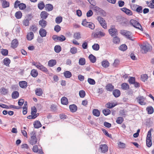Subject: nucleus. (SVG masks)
Segmentation results:
<instances>
[{
    "instance_id": "338daca9",
    "label": "nucleus",
    "mask_w": 154,
    "mask_h": 154,
    "mask_svg": "<svg viewBox=\"0 0 154 154\" xmlns=\"http://www.w3.org/2000/svg\"><path fill=\"white\" fill-rule=\"evenodd\" d=\"M61 30V27L58 25H56L54 28V30L57 32H59Z\"/></svg>"
},
{
    "instance_id": "f257e3e1",
    "label": "nucleus",
    "mask_w": 154,
    "mask_h": 154,
    "mask_svg": "<svg viewBox=\"0 0 154 154\" xmlns=\"http://www.w3.org/2000/svg\"><path fill=\"white\" fill-rule=\"evenodd\" d=\"M31 135L29 143L30 144L33 145L35 144L37 142V139L36 137V132L33 131L30 133Z\"/></svg>"
},
{
    "instance_id": "49530a36",
    "label": "nucleus",
    "mask_w": 154,
    "mask_h": 154,
    "mask_svg": "<svg viewBox=\"0 0 154 154\" xmlns=\"http://www.w3.org/2000/svg\"><path fill=\"white\" fill-rule=\"evenodd\" d=\"M102 65L104 67H107L109 66V63L107 60H104L102 61Z\"/></svg>"
},
{
    "instance_id": "473e14b6",
    "label": "nucleus",
    "mask_w": 154,
    "mask_h": 154,
    "mask_svg": "<svg viewBox=\"0 0 154 154\" xmlns=\"http://www.w3.org/2000/svg\"><path fill=\"white\" fill-rule=\"evenodd\" d=\"M31 75L33 77L35 78L37 76L38 72L36 70L33 69L31 71Z\"/></svg>"
},
{
    "instance_id": "69168bd1",
    "label": "nucleus",
    "mask_w": 154,
    "mask_h": 154,
    "mask_svg": "<svg viewBox=\"0 0 154 154\" xmlns=\"http://www.w3.org/2000/svg\"><path fill=\"white\" fill-rule=\"evenodd\" d=\"M37 109L36 107L34 106L31 108V114L32 115H33L34 113L35 114L37 112Z\"/></svg>"
},
{
    "instance_id": "72a5a7b5",
    "label": "nucleus",
    "mask_w": 154,
    "mask_h": 154,
    "mask_svg": "<svg viewBox=\"0 0 154 154\" xmlns=\"http://www.w3.org/2000/svg\"><path fill=\"white\" fill-rule=\"evenodd\" d=\"M35 94L38 96H41L43 93L42 90L41 88H37L35 91Z\"/></svg>"
},
{
    "instance_id": "13d9d810",
    "label": "nucleus",
    "mask_w": 154,
    "mask_h": 154,
    "mask_svg": "<svg viewBox=\"0 0 154 154\" xmlns=\"http://www.w3.org/2000/svg\"><path fill=\"white\" fill-rule=\"evenodd\" d=\"M1 52L2 54L4 56H6L8 54V51L7 49H3L2 50Z\"/></svg>"
},
{
    "instance_id": "864d4df0",
    "label": "nucleus",
    "mask_w": 154,
    "mask_h": 154,
    "mask_svg": "<svg viewBox=\"0 0 154 154\" xmlns=\"http://www.w3.org/2000/svg\"><path fill=\"white\" fill-rule=\"evenodd\" d=\"M8 90L4 88H1V94L3 95H6L8 93Z\"/></svg>"
},
{
    "instance_id": "4468645a",
    "label": "nucleus",
    "mask_w": 154,
    "mask_h": 154,
    "mask_svg": "<svg viewBox=\"0 0 154 154\" xmlns=\"http://www.w3.org/2000/svg\"><path fill=\"white\" fill-rule=\"evenodd\" d=\"M112 94L115 97H118L120 95L121 92L119 90L116 89L113 91Z\"/></svg>"
},
{
    "instance_id": "ddd939ff",
    "label": "nucleus",
    "mask_w": 154,
    "mask_h": 154,
    "mask_svg": "<svg viewBox=\"0 0 154 154\" xmlns=\"http://www.w3.org/2000/svg\"><path fill=\"white\" fill-rule=\"evenodd\" d=\"M18 44V42L17 40L16 39L13 40L11 42V47L15 48L17 47Z\"/></svg>"
},
{
    "instance_id": "aec40b11",
    "label": "nucleus",
    "mask_w": 154,
    "mask_h": 154,
    "mask_svg": "<svg viewBox=\"0 0 154 154\" xmlns=\"http://www.w3.org/2000/svg\"><path fill=\"white\" fill-rule=\"evenodd\" d=\"M33 125L34 128H38L42 126L40 122L37 120L34 122Z\"/></svg>"
},
{
    "instance_id": "20e7f679",
    "label": "nucleus",
    "mask_w": 154,
    "mask_h": 154,
    "mask_svg": "<svg viewBox=\"0 0 154 154\" xmlns=\"http://www.w3.org/2000/svg\"><path fill=\"white\" fill-rule=\"evenodd\" d=\"M19 7L20 9L23 10L26 7V5L23 3H20V2L18 0L15 1L14 7L15 8H17L18 7Z\"/></svg>"
},
{
    "instance_id": "dca6fc26",
    "label": "nucleus",
    "mask_w": 154,
    "mask_h": 154,
    "mask_svg": "<svg viewBox=\"0 0 154 154\" xmlns=\"http://www.w3.org/2000/svg\"><path fill=\"white\" fill-rule=\"evenodd\" d=\"M39 34L42 37H44L46 36L47 32L45 29L42 28L39 31Z\"/></svg>"
},
{
    "instance_id": "cd10ccee",
    "label": "nucleus",
    "mask_w": 154,
    "mask_h": 154,
    "mask_svg": "<svg viewBox=\"0 0 154 154\" xmlns=\"http://www.w3.org/2000/svg\"><path fill=\"white\" fill-rule=\"evenodd\" d=\"M61 103L63 105H67L68 103L67 98L65 97H63L61 99Z\"/></svg>"
},
{
    "instance_id": "e433bc0d",
    "label": "nucleus",
    "mask_w": 154,
    "mask_h": 154,
    "mask_svg": "<svg viewBox=\"0 0 154 154\" xmlns=\"http://www.w3.org/2000/svg\"><path fill=\"white\" fill-rule=\"evenodd\" d=\"M3 62L4 65L8 66L11 62V60L8 58H6L4 59Z\"/></svg>"
},
{
    "instance_id": "6e6552de",
    "label": "nucleus",
    "mask_w": 154,
    "mask_h": 154,
    "mask_svg": "<svg viewBox=\"0 0 154 154\" xmlns=\"http://www.w3.org/2000/svg\"><path fill=\"white\" fill-rule=\"evenodd\" d=\"M100 149L102 153H105L108 151V148L106 145H101L100 146Z\"/></svg>"
},
{
    "instance_id": "f3484780",
    "label": "nucleus",
    "mask_w": 154,
    "mask_h": 154,
    "mask_svg": "<svg viewBox=\"0 0 154 154\" xmlns=\"http://www.w3.org/2000/svg\"><path fill=\"white\" fill-rule=\"evenodd\" d=\"M106 89L108 91H112L114 89V87L111 84L109 83L106 86Z\"/></svg>"
},
{
    "instance_id": "1a4fd4ad",
    "label": "nucleus",
    "mask_w": 154,
    "mask_h": 154,
    "mask_svg": "<svg viewBox=\"0 0 154 154\" xmlns=\"http://www.w3.org/2000/svg\"><path fill=\"white\" fill-rule=\"evenodd\" d=\"M105 35V34L101 31L96 32L94 35V38H100L103 36H104Z\"/></svg>"
},
{
    "instance_id": "4c0bfd02",
    "label": "nucleus",
    "mask_w": 154,
    "mask_h": 154,
    "mask_svg": "<svg viewBox=\"0 0 154 154\" xmlns=\"http://www.w3.org/2000/svg\"><path fill=\"white\" fill-rule=\"evenodd\" d=\"M54 50L56 53H59L61 51V48L60 46L57 45L55 46Z\"/></svg>"
},
{
    "instance_id": "de8ad7c7",
    "label": "nucleus",
    "mask_w": 154,
    "mask_h": 154,
    "mask_svg": "<svg viewBox=\"0 0 154 154\" xmlns=\"http://www.w3.org/2000/svg\"><path fill=\"white\" fill-rule=\"evenodd\" d=\"M85 63V59L84 58H80L79 60V64L81 65H84Z\"/></svg>"
},
{
    "instance_id": "423d86ee",
    "label": "nucleus",
    "mask_w": 154,
    "mask_h": 154,
    "mask_svg": "<svg viewBox=\"0 0 154 154\" xmlns=\"http://www.w3.org/2000/svg\"><path fill=\"white\" fill-rule=\"evenodd\" d=\"M137 102L140 105H145L146 103L145 102V98L143 96H139L136 98Z\"/></svg>"
},
{
    "instance_id": "f03ea898",
    "label": "nucleus",
    "mask_w": 154,
    "mask_h": 154,
    "mask_svg": "<svg viewBox=\"0 0 154 154\" xmlns=\"http://www.w3.org/2000/svg\"><path fill=\"white\" fill-rule=\"evenodd\" d=\"M130 23L135 28L138 29L141 31H143V29L140 24L137 21L134 19H131L130 21Z\"/></svg>"
},
{
    "instance_id": "a211bd4d",
    "label": "nucleus",
    "mask_w": 154,
    "mask_h": 154,
    "mask_svg": "<svg viewBox=\"0 0 154 154\" xmlns=\"http://www.w3.org/2000/svg\"><path fill=\"white\" fill-rule=\"evenodd\" d=\"M19 85L20 87L23 88H25L27 85V83L25 81H22L19 82Z\"/></svg>"
},
{
    "instance_id": "4be33fe9",
    "label": "nucleus",
    "mask_w": 154,
    "mask_h": 154,
    "mask_svg": "<svg viewBox=\"0 0 154 154\" xmlns=\"http://www.w3.org/2000/svg\"><path fill=\"white\" fill-rule=\"evenodd\" d=\"M2 3V7L3 8L8 7L9 6V3L5 0H1Z\"/></svg>"
},
{
    "instance_id": "603ef678",
    "label": "nucleus",
    "mask_w": 154,
    "mask_h": 154,
    "mask_svg": "<svg viewBox=\"0 0 154 154\" xmlns=\"http://www.w3.org/2000/svg\"><path fill=\"white\" fill-rule=\"evenodd\" d=\"M102 130L103 131V132L105 134V135L109 137L110 138H112L111 135V134H109V133H108L107 131L106 130H105V129L102 128Z\"/></svg>"
},
{
    "instance_id": "4d7b16f0",
    "label": "nucleus",
    "mask_w": 154,
    "mask_h": 154,
    "mask_svg": "<svg viewBox=\"0 0 154 154\" xmlns=\"http://www.w3.org/2000/svg\"><path fill=\"white\" fill-rule=\"evenodd\" d=\"M30 20V19H26L24 20L23 22V25L26 26H28L29 23V21Z\"/></svg>"
},
{
    "instance_id": "bf43d9fd",
    "label": "nucleus",
    "mask_w": 154,
    "mask_h": 154,
    "mask_svg": "<svg viewBox=\"0 0 154 154\" xmlns=\"http://www.w3.org/2000/svg\"><path fill=\"white\" fill-rule=\"evenodd\" d=\"M30 29L33 32H35L37 31L38 29V28L36 26L34 25H32V26H30Z\"/></svg>"
},
{
    "instance_id": "e2e57ef3",
    "label": "nucleus",
    "mask_w": 154,
    "mask_h": 154,
    "mask_svg": "<svg viewBox=\"0 0 154 154\" xmlns=\"http://www.w3.org/2000/svg\"><path fill=\"white\" fill-rule=\"evenodd\" d=\"M77 50L76 47H73L71 48L70 50V52L72 54H75L77 52Z\"/></svg>"
},
{
    "instance_id": "8fccbe9b",
    "label": "nucleus",
    "mask_w": 154,
    "mask_h": 154,
    "mask_svg": "<svg viewBox=\"0 0 154 154\" xmlns=\"http://www.w3.org/2000/svg\"><path fill=\"white\" fill-rule=\"evenodd\" d=\"M62 21V17L61 16L57 17L55 19L56 23L57 24H59Z\"/></svg>"
},
{
    "instance_id": "412c9836",
    "label": "nucleus",
    "mask_w": 154,
    "mask_h": 154,
    "mask_svg": "<svg viewBox=\"0 0 154 154\" xmlns=\"http://www.w3.org/2000/svg\"><path fill=\"white\" fill-rule=\"evenodd\" d=\"M34 37V35L33 33L32 32H30L27 34L26 38L28 40L31 41L33 39Z\"/></svg>"
},
{
    "instance_id": "5fc2aeb1",
    "label": "nucleus",
    "mask_w": 154,
    "mask_h": 154,
    "mask_svg": "<svg viewBox=\"0 0 154 154\" xmlns=\"http://www.w3.org/2000/svg\"><path fill=\"white\" fill-rule=\"evenodd\" d=\"M93 49L95 51H98L100 48L99 45L97 44H95L92 46Z\"/></svg>"
},
{
    "instance_id": "680f3d73",
    "label": "nucleus",
    "mask_w": 154,
    "mask_h": 154,
    "mask_svg": "<svg viewBox=\"0 0 154 154\" xmlns=\"http://www.w3.org/2000/svg\"><path fill=\"white\" fill-rule=\"evenodd\" d=\"M141 77L142 80L144 82L147 80L148 78V76L146 74L142 75Z\"/></svg>"
},
{
    "instance_id": "f8f14e48",
    "label": "nucleus",
    "mask_w": 154,
    "mask_h": 154,
    "mask_svg": "<svg viewBox=\"0 0 154 154\" xmlns=\"http://www.w3.org/2000/svg\"><path fill=\"white\" fill-rule=\"evenodd\" d=\"M49 14L46 11H42L40 14V17L42 19L45 20L48 17Z\"/></svg>"
},
{
    "instance_id": "0e129e2a",
    "label": "nucleus",
    "mask_w": 154,
    "mask_h": 154,
    "mask_svg": "<svg viewBox=\"0 0 154 154\" xmlns=\"http://www.w3.org/2000/svg\"><path fill=\"white\" fill-rule=\"evenodd\" d=\"M88 82L90 85H94L95 84L94 80L91 78H88Z\"/></svg>"
},
{
    "instance_id": "6e6d98bb",
    "label": "nucleus",
    "mask_w": 154,
    "mask_h": 154,
    "mask_svg": "<svg viewBox=\"0 0 154 154\" xmlns=\"http://www.w3.org/2000/svg\"><path fill=\"white\" fill-rule=\"evenodd\" d=\"M89 23L90 22H88L86 20V19H84L82 20V24L84 26L87 27L88 25L89 24Z\"/></svg>"
},
{
    "instance_id": "a19ab883",
    "label": "nucleus",
    "mask_w": 154,
    "mask_h": 154,
    "mask_svg": "<svg viewBox=\"0 0 154 154\" xmlns=\"http://www.w3.org/2000/svg\"><path fill=\"white\" fill-rule=\"evenodd\" d=\"M22 13L20 11L17 12L15 14L16 17L18 19L20 18L22 16Z\"/></svg>"
},
{
    "instance_id": "c85d7f7f",
    "label": "nucleus",
    "mask_w": 154,
    "mask_h": 154,
    "mask_svg": "<svg viewBox=\"0 0 154 154\" xmlns=\"http://www.w3.org/2000/svg\"><path fill=\"white\" fill-rule=\"evenodd\" d=\"M126 33V34L125 35L126 37L127 38L129 39V40L132 41H134V39H132L131 38V32L127 31Z\"/></svg>"
},
{
    "instance_id": "c756f323",
    "label": "nucleus",
    "mask_w": 154,
    "mask_h": 154,
    "mask_svg": "<svg viewBox=\"0 0 154 154\" xmlns=\"http://www.w3.org/2000/svg\"><path fill=\"white\" fill-rule=\"evenodd\" d=\"M99 23L104 29H107L106 23L105 20L103 18V20H101V22H100Z\"/></svg>"
},
{
    "instance_id": "c03bdc74",
    "label": "nucleus",
    "mask_w": 154,
    "mask_h": 154,
    "mask_svg": "<svg viewBox=\"0 0 154 154\" xmlns=\"http://www.w3.org/2000/svg\"><path fill=\"white\" fill-rule=\"evenodd\" d=\"M103 112L104 115L106 116L110 114L111 111L109 109H104L103 110Z\"/></svg>"
},
{
    "instance_id": "09e8293b",
    "label": "nucleus",
    "mask_w": 154,
    "mask_h": 154,
    "mask_svg": "<svg viewBox=\"0 0 154 154\" xmlns=\"http://www.w3.org/2000/svg\"><path fill=\"white\" fill-rule=\"evenodd\" d=\"M137 7L136 10H134V11H136L138 13H142L143 11V7L139 5H137Z\"/></svg>"
},
{
    "instance_id": "6ab92c4d",
    "label": "nucleus",
    "mask_w": 154,
    "mask_h": 154,
    "mask_svg": "<svg viewBox=\"0 0 154 154\" xmlns=\"http://www.w3.org/2000/svg\"><path fill=\"white\" fill-rule=\"evenodd\" d=\"M53 8V5L50 4H47L45 6V10L48 11L52 10Z\"/></svg>"
},
{
    "instance_id": "b1692460",
    "label": "nucleus",
    "mask_w": 154,
    "mask_h": 154,
    "mask_svg": "<svg viewBox=\"0 0 154 154\" xmlns=\"http://www.w3.org/2000/svg\"><path fill=\"white\" fill-rule=\"evenodd\" d=\"M146 144L149 147L151 146L152 145L151 138H149V137L146 138Z\"/></svg>"
},
{
    "instance_id": "7c9ffc66",
    "label": "nucleus",
    "mask_w": 154,
    "mask_h": 154,
    "mask_svg": "<svg viewBox=\"0 0 154 154\" xmlns=\"http://www.w3.org/2000/svg\"><path fill=\"white\" fill-rule=\"evenodd\" d=\"M56 64V61L54 60H50L48 62V65L49 66L52 67Z\"/></svg>"
},
{
    "instance_id": "58836bf2",
    "label": "nucleus",
    "mask_w": 154,
    "mask_h": 154,
    "mask_svg": "<svg viewBox=\"0 0 154 154\" xmlns=\"http://www.w3.org/2000/svg\"><path fill=\"white\" fill-rule=\"evenodd\" d=\"M19 96V93L18 91H15L13 92L12 94V97L13 99H16Z\"/></svg>"
},
{
    "instance_id": "2eb2a0df",
    "label": "nucleus",
    "mask_w": 154,
    "mask_h": 154,
    "mask_svg": "<svg viewBox=\"0 0 154 154\" xmlns=\"http://www.w3.org/2000/svg\"><path fill=\"white\" fill-rule=\"evenodd\" d=\"M69 108L71 112H74L77 110L78 108L75 105L73 104L69 105Z\"/></svg>"
},
{
    "instance_id": "774afa93",
    "label": "nucleus",
    "mask_w": 154,
    "mask_h": 154,
    "mask_svg": "<svg viewBox=\"0 0 154 154\" xmlns=\"http://www.w3.org/2000/svg\"><path fill=\"white\" fill-rule=\"evenodd\" d=\"M118 145L120 148H124L126 147V144L120 142L118 144Z\"/></svg>"
},
{
    "instance_id": "c9c22d12",
    "label": "nucleus",
    "mask_w": 154,
    "mask_h": 154,
    "mask_svg": "<svg viewBox=\"0 0 154 154\" xmlns=\"http://www.w3.org/2000/svg\"><path fill=\"white\" fill-rule=\"evenodd\" d=\"M116 104L114 103H108L106 104V106L109 109L112 108L116 105Z\"/></svg>"
},
{
    "instance_id": "052dcab7",
    "label": "nucleus",
    "mask_w": 154,
    "mask_h": 154,
    "mask_svg": "<svg viewBox=\"0 0 154 154\" xmlns=\"http://www.w3.org/2000/svg\"><path fill=\"white\" fill-rule=\"evenodd\" d=\"M79 95L81 98L84 97L85 95V93L84 90H81L79 92Z\"/></svg>"
},
{
    "instance_id": "37998d69",
    "label": "nucleus",
    "mask_w": 154,
    "mask_h": 154,
    "mask_svg": "<svg viewBox=\"0 0 154 154\" xmlns=\"http://www.w3.org/2000/svg\"><path fill=\"white\" fill-rule=\"evenodd\" d=\"M38 8L40 10L43 9L45 7V5L43 2H41L38 5Z\"/></svg>"
},
{
    "instance_id": "39448f33",
    "label": "nucleus",
    "mask_w": 154,
    "mask_h": 154,
    "mask_svg": "<svg viewBox=\"0 0 154 154\" xmlns=\"http://www.w3.org/2000/svg\"><path fill=\"white\" fill-rule=\"evenodd\" d=\"M94 8V10L97 14H99L100 15L104 17L106 16V12L102 9L97 6H95Z\"/></svg>"
},
{
    "instance_id": "393cba45",
    "label": "nucleus",
    "mask_w": 154,
    "mask_h": 154,
    "mask_svg": "<svg viewBox=\"0 0 154 154\" xmlns=\"http://www.w3.org/2000/svg\"><path fill=\"white\" fill-rule=\"evenodd\" d=\"M146 110L147 111L148 114H152L154 112V109L152 106H150L147 107L146 108Z\"/></svg>"
},
{
    "instance_id": "79ce46f5",
    "label": "nucleus",
    "mask_w": 154,
    "mask_h": 154,
    "mask_svg": "<svg viewBox=\"0 0 154 154\" xmlns=\"http://www.w3.org/2000/svg\"><path fill=\"white\" fill-rule=\"evenodd\" d=\"M127 46L125 44L122 45L119 47V49L122 51H125L127 49Z\"/></svg>"
},
{
    "instance_id": "2f4dec72",
    "label": "nucleus",
    "mask_w": 154,
    "mask_h": 154,
    "mask_svg": "<svg viewBox=\"0 0 154 154\" xmlns=\"http://www.w3.org/2000/svg\"><path fill=\"white\" fill-rule=\"evenodd\" d=\"M112 40V42L113 43L116 44H119L120 42V39L117 36L114 37Z\"/></svg>"
},
{
    "instance_id": "9d476101",
    "label": "nucleus",
    "mask_w": 154,
    "mask_h": 154,
    "mask_svg": "<svg viewBox=\"0 0 154 154\" xmlns=\"http://www.w3.org/2000/svg\"><path fill=\"white\" fill-rule=\"evenodd\" d=\"M36 67L45 73H47L48 72L47 69L40 63L36 65Z\"/></svg>"
},
{
    "instance_id": "ea45409f",
    "label": "nucleus",
    "mask_w": 154,
    "mask_h": 154,
    "mask_svg": "<svg viewBox=\"0 0 154 154\" xmlns=\"http://www.w3.org/2000/svg\"><path fill=\"white\" fill-rule=\"evenodd\" d=\"M128 82L130 84H133L135 82V78L134 77H131L128 80Z\"/></svg>"
},
{
    "instance_id": "3c124183",
    "label": "nucleus",
    "mask_w": 154,
    "mask_h": 154,
    "mask_svg": "<svg viewBox=\"0 0 154 154\" xmlns=\"http://www.w3.org/2000/svg\"><path fill=\"white\" fill-rule=\"evenodd\" d=\"M124 121L123 118L122 117H119L117 118L116 120V122L118 124H121Z\"/></svg>"
},
{
    "instance_id": "0eeeda50",
    "label": "nucleus",
    "mask_w": 154,
    "mask_h": 154,
    "mask_svg": "<svg viewBox=\"0 0 154 154\" xmlns=\"http://www.w3.org/2000/svg\"><path fill=\"white\" fill-rule=\"evenodd\" d=\"M109 34L113 37L118 35L117 30L115 28H111L109 29Z\"/></svg>"
},
{
    "instance_id": "f704fd0d",
    "label": "nucleus",
    "mask_w": 154,
    "mask_h": 154,
    "mask_svg": "<svg viewBox=\"0 0 154 154\" xmlns=\"http://www.w3.org/2000/svg\"><path fill=\"white\" fill-rule=\"evenodd\" d=\"M93 114L94 116L98 117L100 115V112L99 110L95 109L93 110Z\"/></svg>"
},
{
    "instance_id": "9b49d317",
    "label": "nucleus",
    "mask_w": 154,
    "mask_h": 154,
    "mask_svg": "<svg viewBox=\"0 0 154 154\" xmlns=\"http://www.w3.org/2000/svg\"><path fill=\"white\" fill-rule=\"evenodd\" d=\"M47 22L44 19L40 20L38 22L39 24L43 28H45L47 25Z\"/></svg>"
},
{
    "instance_id": "bb28decb",
    "label": "nucleus",
    "mask_w": 154,
    "mask_h": 154,
    "mask_svg": "<svg viewBox=\"0 0 154 154\" xmlns=\"http://www.w3.org/2000/svg\"><path fill=\"white\" fill-rule=\"evenodd\" d=\"M64 76L66 78H70L72 75V73L71 72L69 71H66L63 73Z\"/></svg>"
},
{
    "instance_id": "5701e85b",
    "label": "nucleus",
    "mask_w": 154,
    "mask_h": 154,
    "mask_svg": "<svg viewBox=\"0 0 154 154\" xmlns=\"http://www.w3.org/2000/svg\"><path fill=\"white\" fill-rule=\"evenodd\" d=\"M121 88L123 90H127L129 89V86L128 83H124L122 84Z\"/></svg>"
},
{
    "instance_id": "7ed1b4c3",
    "label": "nucleus",
    "mask_w": 154,
    "mask_h": 154,
    "mask_svg": "<svg viewBox=\"0 0 154 154\" xmlns=\"http://www.w3.org/2000/svg\"><path fill=\"white\" fill-rule=\"evenodd\" d=\"M143 53H146L148 51H151L152 50V47L149 44H145L142 45L141 46Z\"/></svg>"
},
{
    "instance_id": "a18cd8bd",
    "label": "nucleus",
    "mask_w": 154,
    "mask_h": 154,
    "mask_svg": "<svg viewBox=\"0 0 154 154\" xmlns=\"http://www.w3.org/2000/svg\"><path fill=\"white\" fill-rule=\"evenodd\" d=\"M74 37L75 39H79L81 38V34L79 32H76L74 33Z\"/></svg>"
},
{
    "instance_id": "a878e982",
    "label": "nucleus",
    "mask_w": 154,
    "mask_h": 154,
    "mask_svg": "<svg viewBox=\"0 0 154 154\" xmlns=\"http://www.w3.org/2000/svg\"><path fill=\"white\" fill-rule=\"evenodd\" d=\"M88 58L90 61L92 63H94L96 61V59L95 57L92 54H91L89 55Z\"/></svg>"
}]
</instances>
